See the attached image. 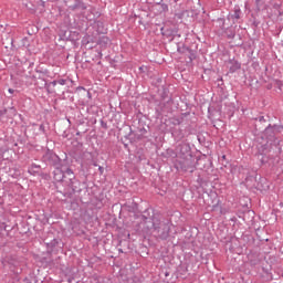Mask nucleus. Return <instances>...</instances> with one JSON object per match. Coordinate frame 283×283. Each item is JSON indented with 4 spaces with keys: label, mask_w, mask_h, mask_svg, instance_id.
<instances>
[{
    "label": "nucleus",
    "mask_w": 283,
    "mask_h": 283,
    "mask_svg": "<svg viewBox=\"0 0 283 283\" xmlns=\"http://www.w3.org/2000/svg\"><path fill=\"white\" fill-rule=\"evenodd\" d=\"M139 229L144 235H153L156 240H167L171 233V223L163 221L157 216L151 218L143 214L140 217Z\"/></svg>",
    "instance_id": "1"
},
{
    "label": "nucleus",
    "mask_w": 283,
    "mask_h": 283,
    "mask_svg": "<svg viewBox=\"0 0 283 283\" xmlns=\"http://www.w3.org/2000/svg\"><path fill=\"white\" fill-rule=\"evenodd\" d=\"M255 156L261 165H266L271 158H275V156H280V154L276 153L275 146H271V143L261 142L256 145Z\"/></svg>",
    "instance_id": "2"
},
{
    "label": "nucleus",
    "mask_w": 283,
    "mask_h": 283,
    "mask_svg": "<svg viewBox=\"0 0 283 283\" xmlns=\"http://www.w3.org/2000/svg\"><path fill=\"white\" fill-rule=\"evenodd\" d=\"M282 130V126L269 124L264 132L263 138H265V143H270L271 146L275 148L276 155L282 154V147H280V139L277 138V134Z\"/></svg>",
    "instance_id": "3"
},
{
    "label": "nucleus",
    "mask_w": 283,
    "mask_h": 283,
    "mask_svg": "<svg viewBox=\"0 0 283 283\" xmlns=\"http://www.w3.org/2000/svg\"><path fill=\"white\" fill-rule=\"evenodd\" d=\"M175 168L177 171L193 174L196 171V158L193 156L178 158L175 163Z\"/></svg>",
    "instance_id": "4"
},
{
    "label": "nucleus",
    "mask_w": 283,
    "mask_h": 283,
    "mask_svg": "<svg viewBox=\"0 0 283 283\" xmlns=\"http://www.w3.org/2000/svg\"><path fill=\"white\" fill-rule=\"evenodd\" d=\"M42 163H44V165H48L49 167H63V163L61 160V157H59V155H56V153H54V150H50V148H48L44 154L42 155L41 158Z\"/></svg>",
    "instance_id": "5"
},
{
    "label": "nucleus",
    "mask_w": 283,
    "mask_h": 283,
    "mask_svg": "<svg viewBox=\"0 0 283 283\" xmlns=\"http://www.w3.org/2000/svg\"><path fill=\"white\" fill-rule=\"evenodd\" d=\"M63 182H65V185H69L73 193H81V182L76 180V177L74 176V171L72 170V168H67L64 171Z\"/></svg>",
    "instance_id": "6"
},
{
    "label": "nucleus",
    "mask_w": 283,
    "mask_h": 283,
    "mask_svg": "<svg viewBox=\"0 0 283 283\" xmlns=\"http://www.w3.org/2000/svg\"><path fill=\"white\" fill-rule=\"evenodd\" d=\"M177 52L184 54L185 59H188V63H193L198 59V44L178 46Z\"/></svg>",
    "instance_id": "7"
},
{
    "label": "nucleus",
    "mask_w": 283,
    "mask_h": 283,
    "mask_svg": "<svg viewBox=\"0 0 283 283\" xmlns=\"http://www.w3.org/2000/svg\"><path fill=\"white\" fill-rule=\"evenodd\" d=\"M30 78L39 90H45L48 94H56V88L52 87V82L48 83V80L42 75H39L38 77L36 75H31Z\"/></svg>",
    "instance_id": "8"
},
{
    "label": "nucleus",
    "mask_w": 283,
    "mask_h": 283,
    "mask_svg": "<svg viewBox=\"0 0 283 283\" xmlns=\"http://www.w3.org/2000/svg\"><path fill=\"white\" fill-rule=\"evenodd\" d=\"M167 153L174 156H178V158H189L193 156L191 154V146L187 143H181L177 145L176 153L174 151V149H168Z\"/></svg>",
    "instance_id": "9"
},
{
    "label": "nucleus",
    "mask_w": 283,
    "mask_h": 283,
    "mask_svg": "<svg viewBox=\"0 0 283 283\" xmlns=\"http://www.w3.org/2000/svg\"><path fill=\"white\" fill-rule=\"evenodd\" d=\"M174 105V98L169 95V90L164 88L160 94V109L161 112H171V106Z\"/></svg>",
    "instance_id": "10"
},
{
    "label": "nucleus",
    "mask_w": 283,
    "mask_h": 283,
    "mask_svg": "<svg viewBox=\"0 0 283 283\" xmlns=\"http://www.w3.org/2000/svg\"><path fill=\"white\" fill-rule=\"evenodd\" d=\"M242 9H240V6L235 4L231 12L227 15V19L228 21H231L233 25H235L237 23H242Z\"/></svg>",
    "instance_id": "11"
},
{
    "label": "nucleus",
    "mask_w": 283,
    "mask_h": 283,
    "mask_svg": "<svg viewBox=\"0 0 283 283\" xmlns=\"http://www.w3.org/2000/svg\"><path fill=\"white\" fill-rule=\"evenodd\" d=\"M33 63H18L15 64L14 73L17 74V76H20L21 78H31L32 75H30V72L27 73L25 69L31 67Z\"/></svg>",
    "instance_id": "12"
},
{
    "label": "nucleus",
    "mask_w": 283,
    "mask_h": 283,
    "mask_svg": "<svg viewBox=\"0 0 283 283\" xmlns=\"http://www.w3.org/2000/svg\"><path fill=\"white\" fill-rule=\"evenodd\" d=\"M93 28L96 30L97 34H105L107 32V29L105 28V20H94Z\"/></svg>",
    "instance_id": "13"
},
{
    "label": "nucleus",
    "mask_w": 283,
    "mask_h": 283,
    "mask_svg": "<svg viewBox=\"0 0 283 283\" xmlns=\"http://www.w3.org/2000/svg\"><path fill=\"white\" fill-rule=\"evenodd\" d=\"M228 65H229L230 74H235V72H238V70H240L242 67V63H240L238 60H235V57L230 59L228 61Z\"/></svg>",
    "instance_id": "14"
},
{
    "label": "nucleus",
    "mask_w": 283,
    "mask_h": 283,
    "mask_svg": "<svg viewBox=\"0 0 283 283\" xmlns=\"http://www.w3.org/2000/svg\"><path fill=\"white\" fill-rule=\"evenodd\" d=\"M248 260L251 266H258L262 262V258L258 252L248 254Z\"/></svg>",
    "instance_id": "15"
},
{
    "label": "nucleus",
    "mask_w": 283,
    "mask_h": 283,
    "mask_svg": "<svg viewBox=\"0 0 283 283\" xmlns=\"http://www.w3.org/2000/svg\"><path fill=\"white\" fill-rule=\"evenodd\" d=\"M53 179L55 182H63L65 180V171L61 167H55L53 170Z\"/></svg>",
    "instance_id": "16"
},
{
    "label": "nucleus",
    "mask_w": 283,
    "mask_h": 283,
    "mask_svg": "<svg viewBox=\"0 0 283 283\" xmlns=\"http://www.w3.org/2000/svg\"><path fill=\"white\" fill-rule=\"evenodd\" d=\"M8 231V224H6V210L0 206V232Z\"/></svg>",
    "instance_id": "17"
},
{
    "label": "nucleus",
    "mask_w": 283,
    "mask_h": 283,
    "mask_svg": "<svg viewBox=\"0 0 283 283\" xmlns=\"http://www.w3.org/2000/svg\"><path fill=\"white\" fill-rule=\"evenodd\" d=\"M75 3L73 6H70V10H72L73 12L75 10H87V4H85V2H83V0H74Z\"/></svg>",
    "instance_id": "18"
},
{
    "label": "nucleus",
    "mask_w": 283,
    "mask_h": 283,
    "mask_svg": "<svg viewBox=\"0 0 283 283\" xmlns=\"http://www.w3.org/2000/svg\"><path fill=\"white\" fill-rule=\"evenodd\" d=\"M29 174L31 176H39V174L41 172V166L40 165H36V164H32L30 167H29Z\"/></svg>",
    "instance_id": "19"
},
{
    "label": "nucleus",
    "mask_w": 283,
    "mask_h": 283,
    "mask_svg": "<svg viewBox=\"0 0 283 283\" xmlns=\"http://www.w3.org/2000/svg\"><path fill=\"white\" fill-rule=\"evenodd\" d=\"M48 253H52L59 247V240L53 239L51 242L45 243Z\"/></svg>",
    "instance_id": "20"
},
{
    "label": "nucleus",
    "mask_w": 283,
    "mask_h": 283,
    "mask_svg": "<svg viewBox=\"0 0 283 283\" xmlns=\"http://www.w3.org/2000/svg\"><path fill=\"white\" fill-rule=\"evenodd\" d=\"M70 81H72V80H70L69 77L57 78V80L51 82V87H53V90H54V87H56V85H65L66 83H70Z\"/></svg>",
    "instance_id": "21"
},
{
    "label": "nucleus",
    "mask_w": 283,
    "mask_h": 283,
    "mask_svg": "<svg viewBox=\"0 0 283 283\" xmlns=\"http://www.w3.org/2000/svg\"><path fill=\"white\" fill-rule=\"evenodd\" d=\"M171 135L174 136V138L176 140H182V138H185V134H182V130H178V129H172Z\"/></svg>",
    "instance_id": "22"
},
{
    "label": "nucleus",
    "mask_w": 283,
    "mask_h": 283,
    "mask_svg": "<svg viewBox=\"0 0 283 283\" xmlns=\"http://www.w3.org/2000/svg\"><path fill=\"white\" fill-rule=\"evenodd\" d=\"M224 34L227 36V39H235V30H233V28H227L224 30Z\"/></svg>",
    "instance_id": "23"
},
{
    "label": "nucleus",
    "mask_w": 283,
    "mask_h": 283,
    "mask_svg": "<svg viewBox=\"0 0 283 283\" xmlns=\"http://www.w3.org/2000/svg\"><path fill=\"white\" fill-rule=\"evenodd\" d=\"M266 123V119L264 116H259L255 118V127H259V129H262V124Z\"/></svg>",
    "instance_id": "24"
},
{
    "label": "nucleus",
    "mask_w": 283,
    "mask_h": 283,
    "mask_svg": "<svg viewBox=\"0 0 283 283\" xmlns=\"http://www.w3.org/2000/svg\"><path fill=\"white\" fill-rule=\"evenodd\" d=\"M182 120H184V118L182 117H172V118H170V123H171V125H182Z\"/></svg>",
    "instance_id": "25"
},
{
    "label": "nucleus",
    "mask_w": 283,
    "mask_h": 283,
    "mask_svg": "<svg viewBox=\"0 0 283 283\" xmlns=\"http://www.w3.org/2000/svg\"><path fill=\"white\" fill-rule=\"evenodd\" d=\"M22 46L25 48L29 52H32L30 49V40L28 38L22 39Z\"/></svg>",
    "instance_id": "26"
},
{
    "label": "nucleus",
    "mask_w": 283,
    "mask_h": 283,
    "mask_svg": "<svg viewBox=\"0 0 283 283\" xmlns=\"http://www.w3.org/2000/svg\"><path fill=\"white\" fill-rule=\"evenodd\" d=\"M18 264H19L18 262H14V263L9 262V269L10 271H12V273H19V270H17Z\"/></svg>",
    "instance_id": "27"
},
{
    "label": "nucleus",
    "mask_w": 283,
    "mask_h": 283,
    "mask_svg": "<svg viewBox=\"0 0 283 283\" xmlns=\"http://www.w3.org/2000/svg\"><path fill=\"white\" fill-rule=\"evenodd\" d=\"M161 12H169V6L167 3L160 2Z\"/></svg>",
    "instance_id": "28"
},
{
    "label": "nucleus",
    "mask_w": 283,
    "mask_h": 283,
    "mask_svg": "<svg viewBox=\"0 0 283 283\" xmlns=\"http://www.w3.org/2000/svg\"><path fill=\"white\" fill-rule=\"evenodd\" d=\"M36 74H41V76H45L48 74V70L41 71V70H35Z\"/></svg>",
    "instance_id": "29"
},
{
    "label": "nucleus",
    "mask_w": 283,
    "mask_h": 283,
    "mask_svg": "<svg viewBox=\"0 0 283 283\" xmlns=\"http://www.w3.org/2000/svg\"><path fill=\"white\" fill-rule=\"evenodd\" d=\"M9 112H10L11 116H17V108L10 107Z\"/></svg>",
    "instance_id": "30"
},
{
    "label": "nucleus",
    "mask_w": 283,
    "mask_h": 283,
    "mask_svg": "<svg viewBox=\"0 0 283 283\" xmlns=\"http://www.w3.org/2000/svg\"><path fill=\"white\" fill-rule=\"evenodd\" d=\"M275 86L279 87V90H282V81L275 80Z\"/></svg>",
    "instance_id": "31"
},
{
    "label": "nucleus",
    "mask_w": 283,
    "mask_h": 283,
    "mask_svg": "<svg viewBox=\"0 0 283 283\" xmlns=\"http://www.w3.org/2000/svg\"><path fill=\"white\" fill-rule=\"evenodd\" d=\"M8 108L0 109V116H6L8 114Z\"/></svg>",
    "instance_id": "32"
},
{
    "label": "nucleus",
    "mask_w": 283,
    "mask_h": 283,
    "mask_svg": "<svg viewBox=\"0 0 283 283\" xmlns=\"http://www.w3.org/2000/svg\"><path fill=\"white\" fill-rule=\"evenodd\" d=\"M101 127H103V129H107V122L101 120Z\"/></svg>",
    "instance_id": "33"
},
{
    "label": "nucleus",
    "mask_w": 283,
    "mask_h": 283,
    "mask_svg": "<svg viewBox=\"0 0 283 283\" xmlns=\"http://www.w3.org/2000/svg\"><path fill=\"white\" fill-rule=\"evenodd\" d=\"M39 130L42 133V134H45V125L41 124L39 126Z\"/></svg>",
    "instance_id": "34"
},
{
    "label": "nucleus",
    "mask_w": 283,
    "mask_h": 283,
    "mask_svg": "<svg viewBox=\"0 0 283 283\" xmlns=\"http://www.w3.org/2000/svg\"><path fill=\"white\" fill-rule=\"evenodd\" d=\"M98 171L101 175H103V172L105 171V168H103L102 166L98 167Z\"/></svg>",
    "instance_id": "35"
},
{
    "label": "nucleus",
    "mask_w": 283,
    "mask_h": 283,
    "mask_svg": "<svg viewBox=\"0 0 283 283\" xmlns=\"http://www.w3.org/2000/svg\"><path fill=\"white\" fill-rule=\"evenodd\" d=\"M175 17H177V19H182V13H177Z\"/></svg>",
    "instance_id": "36"
},
{
    "label": "nucleus",
    "mask_w": 283,
    "mask_h": 283,
    "mask_svg": "<svg viewBox=\"0 0 283 283\" xmlns=\"http://www.w3.org/2000/svg\"><path fill=\"white\" fill-rule=\"evenodd\" d=\"M8 92L9 94H14V88H9Z\"/></svg>",
    "instance_id": "37"
},
{
    "label": "nucleus",
    "mask_w": 283,
    "mask_h": 283,
    "mask_svg": "<svg viewBox=\"0 0 283 283\" xmlns=\"http://www.w3.org/2000/svg\"><path fill=\"white\" fill-rule=\"evenodd\" d=\"M23 282H24V283H32V282H30V279H28V277H25V279L23 280Z\"/></svg>",
    "instance_id": "38"
},
{
    "label": "nucleus",
    "mask_w": 283,
    "mask_h": 283,
    "mask_svg": "<svg viewBox=\"0 0 283 283\" xmlns=\"http://www.w3.org/2000/svg\"><path fill=\"white\" fill-rule=\"evenodd\" d=\"M221 158L222 160H227V155H223Z\"/></svg>",
    "instance_id": "39"
},
{
    "label": "nucleus",
    "mask_w": 283,
    "mask_h": 283,
    "mask_svg": "<svg viewBox=\"0 0 283 283\" xmlns=\"http://www.w3.org/2000/svg\"><path fill=\"white\" fill-rule=\"evenodd\" d=\"M279 14H280V17H283V10H281V11L279 12Z\"/></svg>",
    "instance_id": "40"
},
{
    "label": "nucleus",
    "mask_w": 283,
    "mask_h": 283,
    "mask_svg": "<svg viewBox=\"0 0 283 283\" xmlns=\"http://www.w3.org/2000/svg\"><path fill=\"white\" fill-rule=\"evenodd\" d=\"M96 17H97V19H98V17H101V13L96 12Z\"/></svg>",
    "instance_id": "41"
},
{
    "label": "nucleus",
    "mask_w": 283,
    "mask_h": 283,
    "mask_svg": "<svg viewBox=\"0 0 283 283\" xmlns=\"http://www.w3.org/2000/svg\"><path fill=\"white\" fill-rule=\"evenodd\" d=\"M76 136H81V132H77V133H76Z\"/></svg>",
    "instance_id": "42"
},
{
    "label": "nucleus",
    "mask_w": 283,
    "mask_h": 283,
    "mask_svg": "<svg viewBox=\"0 0 283 283\" xmlns=\"http://www.w3.org/2000/svg\"><path fill=\"white\" fill-rule=\"evenodd\" d=\"M86 19H88V21H92V18H90V17H86Z\"/></svg>",
    "instance_id": "43"
},
{
    "label": "nucleus",
    "mask_w": 283,
    "mask_h": 283,
    "mask_svg": "<svg viewBox=\"0 0 283 283\" xmlns=\"http://www.w3.org/2000/svg\"><path fill=\"white\" fill-rule=\"evenodd\" d=\"M165 275H166V277H167V275H169V273H168V272H166V273H165Z\"/></svg>",
    "instance_id": "44"
},
{
    "label": "nucleus",
    "mask_w": 283,
    "mask_h": 283,
    "mask_svg": "<svg viewBox=\"0 0 283 283\" xmlns=\"http://www.w3.org/2000/svg\"><path fill=\"white\" fill-rule=\"evenodd\" d=\"M2 158L6 159V155H2Z\"/></svg>",
    "instance_id": "45"
}]
</instances>
